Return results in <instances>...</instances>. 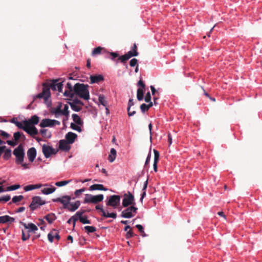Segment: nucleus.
<instances>
[{"mask_svg":"<svg viewBox=\"0 0 262 262\" xmlns=\"http://www.w3.org/2000/svg\"><path fill=\"white\" fill-rule=\"evenodd\" d=\"M99 103L103 105L104 106H107V102L106 100V98L103 95H100L99 96Z\"/></svg>","mask_w":262,"mask_h":262,"instance_id":"obj_34","label":"nucleus"},{"mask_svg":"<svg viewBox=\"0 0 262 262\" xmlns=\"http://www.w3.org/2000/svg\"><path fill=\"white\" fill-rule=\"evenodd\" d=\"M30 235L29 233L27 234H25L24 230H22V237L21 239L23 241H25L28 239L30 238Z\"/></svg>","mask_w":262,"mask_h":262,"instance_id":"obj_50","label":"nucleus"},{"mask_svg":"<svg viewBox=\"0 0 262 262\" xmlns=\"http://www.w3.org/2000/svg\"><path fill=\"white\" fill-rule=\"evenodd\" d=\"M134 236V234L132 229H130L129 231H128L126 232V238H129Z\"/></svg>","mask_w":262,"mask_h":262,"instance_id":"obj_56","label":"nucleus"},{"mask_svg":"<svg viewBox=\"0 0 262 262\" xmlns=\"http://www.w3.org/2000/svg\"><path fill=\"white\" fill-rule=\"evenodd\" d=\"M89 190L91 191L96 190L106 191L107 188H105L102 184H94L90 187Z\"/></svg>","mask_w":262,"mask_h":262,"instance_id":"obj_23","label":"nucleus"},{"mask_svg":"<svg viewBox=\"0 0 262 262\" xmlns=\"http://www.w3.org/2000/svg\"><path fill=\"white\" fill-rule=\"evenodd\" d=\"M61 105L59 104L56 107L53 108L52 113L55 114L56 117H58L61 115Z\"/></svg>","mask_w":262,"mask_h":262,"instance_id":"obj_31","label":"nucleus"},{"mask_svg":"<svg viewBox=\"0 0 262 262\" xmlns=\"http://www.w3.org/2000/svg\"><path fill=\"white\" fill-rule=\"evenodd\" d=\"M55 232V230L53 229L48 235V238L49 241L51 243H52L53 242V239L54 238V232Z\"/></svg>","mask_w":262,"mask_h":262,"instance_id":"obj_46","label":"nucleus"},{"mask_svg":"<svg viewBox=\"0 0 262 262\" xmlns=\"http://www.w3.org/2000/svg\"><path fill=\"white\" fill-rule=\"evenodd\" d=\"M144 89L139 88L137 90V97L139 101H141L143 99Z\"/></svg>","mask_w":262,"mask_h":262,"instance_id":"obj_33","label":"nucleus"},{"mask_svg":"<svg viewBox=\"0 0 262 262\" xmlns=\"http://www.w3.org/2000/svg\"><path fill=\"white\" fill-rule=\"evenodd\" d=\"M11 122L16 125V126H17L19 128L24 129V124L22 123L21 122H18L17 121H16L14 118L12 119L11 121Z\"/></svg>","mask_w":262,"mask_h":262,"instance_id":"obj_39","label":"nucleus"},{"mask_svg":"<svg viewBox=\"0 0 262 262\" xmlns=\"http://www.w3.org/2000/svg\"><path fill=\"white\" fill-rule=\"evenodd\" d=\"M136 227L139 230V231L142 234V235L144 236L145 234L144 231L143 230V228L142 225L138 224L136 226Z\"/></svg>","mask_w":262,"mask_h":262,"instance_id":"obj_59","label":"nucleus"},{"mask_svg":"<svg viewBox=\"0 0 262 262\" xmlns=\"http://www.w3.org/2000/svg\"><path fill=\"white\" fill-rule=\"evenodd\" d=\"M69 106L67 104H65L64 105L63 109L61 110V115H64L66 116L67 117H68L69 115Z\"/></svg>","mask_w":262,"mask_h":262,"instance_id":"obj_40","label":"nucleus"},{"mask_svg":"<svg viewBox=\"0 0 262 262\" xmlns=\"http://www.w3.org/2000/svg\"><path fill=\"white\" fill-rule=\"evenodd\" d=\"M85 212V210H80L76 213L75 214L79 218V220H80V217H83V214Z\"/></svg>","mask_w":262,"mask_h":262,"instance_id":"obj_57","label":"nucleus"},{"mask_svg":"<svg viewBox=\"0 0 262 262\" xmlns=\"http://www.w3.org/2000/svg\"><path fill=\"white\" fill-rule=\"evenodd\" d=\"M154 162L158 163L159 160V152L156 149H154Z\"/></svg>","mask_w":262,"mask_h":262,"instance_id":"obj_48","label":"nucleus"},{"mask_svg":"<svg viewBox=\"0 0 262 262\" xmlns=\"http://www.w3.org/2000/svg\"><path fill=\"white\" fill-rule=\"evenodd\" d=\"M71 181V180L57 182L55 183V185L58 187H61L69 184Z\"/></svg>","mask_w":262,"mask_h":262,"instance_id":"obj_42","label":"nucleus"},{"mask_svg":"<svg viewBox=\"0 0 262 262\" xmlns=\"http://www.w3.org/2000/svg\"><path fill=\"white\" fill-rule=\"evenodd\" d=\"M0 135L3 136L4 138H8L10 136L9 134L3 130H0Z\"/></svg>","mask_w":262,"mask_h":262,"instance_id":"obj_61","label":"nucleus"},{"mask_svg":"<svg viewBox=\"0 0 262 262\" xmlns=\"http://www.w3.org/2000/svg\"><path fill=\"white\" fill-rule=\"evenodd\" d=\"M137 210L138 208L135 207V206H128L125 209L122 211L121 216L126 219L132 218L135 215Z\"/></svg>","mask_w":262,"mask_h":262,"instance_id":"obj_6","label":"nucleus"},{"mask_svg":"<svg viewBox=\"0 0 262 262\" xmlns=\"http://www.w3.org/2000/svg\"><path fill=\"white\" fill-rule=\"evenodd\" d=\"M40 133L44 138H50L51 137V132H49L47 129H41L40 130Z\"/></svg>","mask_w":262,"mask_h":262,"instance_id":"obj_32","label":"nucleus"},{"mask_svg":"<svg viewBox=\"0 0 262 262\" xmlns=\"http://www.w3.org/2000/svg\"><path fill=\"white\" fill-rule=\"evenodd\" d=\"M10 199V196L9 195H7L0 198V202L2 201L8 202Z\"/></svg>","mask_w":262,"mask_h":262,"instance_id":"obj_54","label":"nucleus"},{"mask_svg":"<svg viewBox=\"0 0 262 262\" xmlns=\"http://www.w3.org/2000/svg\"><path fill=\"white\" fill-rule=\"evenodd\" d=\"M85 212V210H80L76 213L75 214L79 218V220H80V217H83V214Z\"/></svg>","mask_w":262,"mask_h":262,"instance_id":"obj_58","label":"nucleus"},{"mask_svg":"<svg viewBox=\"0 0 262 262\" xmlns=\"http://www.w3.org/2000/svg\"><path fill=\"white\" fill-rule=\"evenodd\" d=\"M121 197L118 195H113L110 196L108 201L106 202V205L111 206L113 208H117L120 205Z\"/></svg>","mask_w":262,"mask_h":262,"instance_id":"obj_8","label":"nucleus"},{"mask_svg":"<svg viewBox=\"0 0 262 262\" xmlns=\"http://www.w3.org/2000/svg\"><path fill=\"white\" fill-rule=\"evenodd\" d=\"M72 118H73L74 122L75 123H76L77 125H82L83 121L81 120V118L78 115H77L76 114H73Z\"/></svg>","mask_w":262,"mask_h":262,"instance_id":"obj_29","label":"nucleus"},{"mask_svg":"<svg viewBox=\"0 0 262 262\" xmlns=\"http://www.w3.org/2000/svg\"><path fill=\"white\" fill-rule=\"evenodd\" d=\"M84 229L88 234L94 232L96 231V228L93 226H86L84 227Z\"/></svg>","mask_w":262,"mask_h":262,"instance_id":"obj_35","label":"nucleus"},{"mask_svg":"<svg viewBox=\"0 0 262 262\" xmlns=\"http://www.w3.org/2000/svg\"><path fill=\"white\" fill-rule=\"evenodd\" d=\"M70 143L66 140H61L59 141V148L64 151H68L70 149Z\"/></svg>","mask_w":262,"mask_h":262,"instance_id":"obj_14","label":"nucleus"},{"mask_svg":"<svg viewBox=\"0 0 262 262\" xmlns=\"http://www.w3.org/2000/svg\"><path fill=\"white\" fill-rule=\"evenodd\" d=\"M126 56H127V58L129 59L131 57L133 56H137L138 55V52H133L132 51H128L127 53L125 54Z\"/></svg>","mask_w":262,"mask_h":262,"instance_id":"obj_41","label":"nucleus"},{"mask_svg":"<svg viewBox=\"0 0 262 262\" xmlns=\"http://www.w3.org/2000/svg\"><path fill=\"white\" fill-rule=\"evenodd\" d=\"M138 86H141V89H145V85L142 80H140L138 82Z\"/></svg>","mask_w":262,"mask_h":262,"instance_id":"obj_64","label":"nucleus"},{"mask_svg":"<svg viewBox=\"0 0 262 262\" xmlns=\"http://www.w3.org/2000/svg\"><path fill=\"white\" fill-rule=\"evenodd\" d=\"M70 103L74 104H77V105H83V103L80 100L78 99L77 98L74 99L72 102H70Z\"/></svg>","mask_w":262,"mask_h":262,"instance_id":"obj_51","label":"nucleus"},{"mask_svg":"<svg viewBox=\"0 0 262 262\" xmlns=\"http://www.w3.org/2000/svg\"><path fill=\"white\" fill-rule=\"evenodd\" d=\"M15 221L14 218L11 217L9 215H6L0 216V223L5 224L8 222L12 223Z\"/></svg>","mask_w":262,"mask_h":262,"instance_id":"obj_20","label":"nucleus"},{"mask_svg":"<svg viewBox=\"0 0 262 262\" xmlns=\"http://www.w3.org/2000/svg\"><path fill=\"white\" fill-rule=\"evenodd\" d=\"M79 221L82 224H91L90 220L88 219L87 216H83V217H80Z\"/></svg>","mask_w":262,"mask_h":262,"instance_id":"obj_43","label":"nucleus"},{"mask_svg":"<svg viewBox=\"0 0 262 262\" xmlns=\"http://www.w3.org/2000/svg\"><path fill=\"white\" fill-rule=\"evenodd\" d=\"M96 210H99L102 213V215L104 217H112L116 219L117 217V214L116 213H109L106 212L103 208L102 206L100 205H96L95 207Z\"/></svg>","mask_w":262,"mask_h":262,"instance_id":"obj_10","label":"nucleus"},{"mask_svg":"<svg viewBox=\"0 0 262 262\" xmlns=\"http://www.w3.org/2000/svg\"><path fill=\"white\" fill-rule=\"evenodd\" d=\"M45 203L46 202L42 200L41 197L38 196H34L32 198V201L29 205V207L31 210L33 211L40 206L44 205Z\"/></svg>","mask_w":262,"mask_h":262,"instance_id":"obj_7","label":"nucleus"},{"mask_svg":"<svg viewBox=\"0 0 262 262\" xmlns=\"http://www.w3.org/2000/svg\"><path fill=\"white\" fill-rule=\"evenodd\" d=\"M39 118L36 115L32 116L28 120H25L24 121V125H34L35 124H37L39 122Z\"/></svg>","mask_w":262,"mask_h":262,"instance_id":"obj_12","label":"nucleus"},{"mask_svg":"<svg viewBox=\"0 0 262 262\" xmlns=\"http://www.w3.org/2000/svg\"><path fill=\"white\" fill-rule=\"evenodd\" d=\"M4 152L3 158L5 160H7L11 157V150L10 149H7Z\"/></svg>","mask_w":262,"mask_h":262,"instance_id":"obj_36","label":"nucleus"},{"mask_svg":"<svg viewBox=\"0 0 262 262\" xmlns=\"http://www.w3.org/2000/svg\"><path fill=\"white\" fill-rule=\"evenodd\" d=\"M80 205V202L79 201H77L74 203H70L69 205V207L68 209L70 211H75L76 210H77L79 207Z\"/></svg>","mask_w":262,"mask_h":262,"instance_id":"obj_22","label":"nucleus"},{"mask_svg":"<svg viewBox=\"0 0 262 262\" xmlns=\"http://www.w3.org/2000/svg\"><path fill=\"white\" fill-rule=\"evenodd\" d=\"M86 189L85 188H82L80 189L76 190L74 192V194L76 196V197H78L80 194H82L83 192L85 191Z\"/></svg>","mask_w":262,"mask_h":262,"instance_id":"obj_45","label":"nucleus"},{"mask_svg":"<svg viewBox=\"0 0 262 262\" xmlns=\"http://www.w3.org/2000/svg\"><path fill=\"white\" fill-rule=\"evenodd\" d=\"M66 88V90L64 92V95L67 97H73L74 94L72 85L70 83L68 82Z\"/></svg>","mask_w":262,"mask_h":262,"instance_id":"obj_15","label":"nucleus"},{"mask_svg":"<svg viewBox=\"0 0 262 262\" xmlns=\"http://www.w3.org/2000/svg\"><path fill=\"white\" fill-rule=\"evenodd\" d=\"M13 137L15 141L17 142L20 139H23L25 140L26 139L25 136L19 132H16L13 135Z\"/></svg>","mask_w":262,"mask_h":262,"instance_id":"obj_28","label":"nucleus"},{"mask_svg":"<svg viewBox=\"0 0 262 262\" xmlns=\"http://www.w3.org/2000/svg\"><path fill=\"white\" fill-rule=\"evenodd\" d=\"M150 158H151V153L150 151L146 158V161L145 163V167L147 166V165L148 164V163H149V161L150 160Z\"/></svg>","mask_w":262,"mask_h":262,"instance_id":"obj_63","label":"nucleus"},{"mask_svg":"<svg viewBox=\"0 0 262 262\" xmlns=\"http://www.w3.org/2000/svg\"><path fill=\"white\" fill-rule=\"evenodd\" d=\"M77 135L74 133L69 132L66 135V140L70 144H73L75 139L77 138Z\"/></svg>","mask_w":262,"mask_h":262,"instance_id":"obj_16","label":"nucleus"},{"mask_svg":"<svg viewBox=\"0 0 262 262\" xmlns=\"http://www.w3.org/2000/svg\"><path fill=\"white\" fill-rule=\"evenodd\" d=\"M89 85L83 83H76L73 87L74 95L78 96L81 98L88 100L90 99Z\"/></svg>","mask_w":262,"mask_h":262,"instance_id":"obj_1","label":"nucleus"},{"mask_svg":"<svg viewBox=\"0 0 262 262\" xmlns=\"http://www.w3.org/2000/svg\"><path fill=\"white\" fill-rule=\"evenodd\" d=\"M56 190V188L54 186H51L50 188H45L41 190L42 193L45 194H49L54 192Z\"/></svg>","mask_w":262,"mask_h":262,"instance_id":"obj_30","label":"nucleus"},{"mask_svg":"<svg viewBox=\"0 0 262 262\" xmlns=\"http://www.w3.org/2000/svg\"><path fill=\"white\" fill-rule=\"evenodd\" d=\"M23 130L33 137L38 134L37 129L34 125H24V128Z\"/></svg>","mask_w":262,"mask_h":262,"instance_id":"obj_11","label":"nucleus"},{"mask_svg":"<svg viewBox=\"0 0 262 262\" xmlns=\"http://www.w3.org/2000/svg\"><path fill=\"white\" fill-rule=\"evenodd\" d=\"M24 198L23 195L14 196L12 200V201L14 203H16L18 202L21 201Z\"/></svg>","mask_w":262,"mask_h":262,"instance_id":"obj_44","label":"nucleus"},{"mask_svg":"<svg viewBox=\"0 0 262 262\" xmlns=\"http://www.w3.org/2000/svg\"><path fill=\"white\" fill-rule=\"evenodd\" d=\"M145 101L146 102H149L151 101V96L149 92H147L145 95Z\"/></svg>","mask_w":262,"mask_h":262,"instance_id":"obj_60","label":"nucleus"},{"mask_svg":"<svg viewBox=\"0 0 262 262\" xmlns=\"http://www.w3.org/2000/svg\"><path fill=\"white\" fill-rule=\"evenodd\" d=\"M69 104L72 109L75 112H79L82 109V105L74 104L70 103H69Z\"/></svg>","mask_w":262,"mask_h":262,"instance_id":"obj_38","label":"nucleus"},{"mask_svg":"<svg viewBox=\"0 0 262 262\" xmlns=\"http://www.w3.org/2000/svg\"><path fill=\"white\" fill-rule=\"evenodd\" d=\"M71 200V198L68 195H65L62 197L61 203L63 204L64 209L68 208Z\"/></svg>","mask_w":262,"mask_h":262,"instance_id":"obj_21","label":"nucleus"},{"mask_svg":"<svg viewBox=\"0 0 262 262\" xmlns=\"http://www.w3.org/2000/svg\"><path fill=\"white\" fill-rule=\"evenodd\" d=\"M133 99H130L128 102L127 113L129 116H132L136 114V111H131V107L134 105Z\"/></svg>","mask_w":262,"mask_h":262,"instance_id":"obj_25","label":"nucleus"},{"mask_svg":"<svg viewBox=\"0 0 262 262\" xmlns=\"http://www.w3.org/2000/svg\"><path fill=\"white\" fill-rule=\"evenodd\" d=\"M13 154L16 157L15 162L16 164H19L24 162L25 152L21 145H18V146L13 150Z\"/></svg>","mask_w":262,"mask_h":262,"instance_id":"obj_4","label":"nucleus"},{"mask_svg":"<svg viewBox=\"0 0 262 262\" xmlns=\"http://www.w3.org/2000/svg\"><path fill=\"white\" fill-rule=\"evenodd\" d=\"M71 127L75 130L78 131V132H81L82 131V129L80 126H78V125H76L74 123H71Z\"/></svg>","mask_w":262,"mask_h":262,"instance_id":"obj_47","label":"nucleus"},{"mask_svg":"<svg viewBox=\"0 0 262 262\" xmlns=\"http://www.w3.org/2000/svg\"><path fill=\"white\" fill-rule=\"evenodd\" d=\"M36 156V150L34 147H31L27 151V157L30 162L34 161Z\"/></svg>","mask_w":262,"mask_h":262,"instance_id":"obj_13","label":"nucleus"},{"mask_svg":"<svg viewBox=\"0 0 262 262\" xmlns=\"http://www.w3.org/2000/svg\"><path fill=\"white\" fill-rule=\"evenodd\" d=\"M103 48L101 47H98L95 48L92 51V55L93 56H95L101 54V51L103 50Z\"/></svg>","mask_w":262,"mask_h":262,"instance_id":"obj_37","label":"nucleus"},{"mask_svg":"<svg viewBox=\"0 0 262 262\" xmlns=\"http://www.w3.org/2000/svg\"><path fill=\"white\" fill-rule=\"evenodd\" d=\"M20 223L24 226L26 229H28V232H34L35 231L38 230L37 227L33 223H29L28 224L23 222H20Z\"/></svg>","mask_w":262,"mask_h":262,"instance_id":"obj_17","label":"nucleus"},{"mask_svg":"<svg viewBox=\"0 0 262 262\" xmlns=\"http://www.w3.org/2000/svg\"><path fill=\"white\" fill-rule=\"evenodd\" d=\"M42 186V185L40 184H36V185H29L24 187V190L26 191H30L35 189L39 188Z\"/></svg>","mask_w":262,"mask_h":262,"instance_id":"obj_26","label":"nucleus"},{"mask_svg":"<svg viewBox=\"0 0 262 262\" xmlns=\"http://www.w3.org/2000/svg\"><path fill=\"white\" fill-rule=\"evenodd\" d=\"M110 55L112 56L111 59L114 60L115 58L119 57V54L116 52H110Z\"/></svg>","mask_w":262,"mask_h":262,"instance_id":"obj_62","label":"nucleus"},{"mask_svg":"<svg viewBox=\"0 0 262 262\" xmlns=\"http://www.w3.org/2000/svg\"><path fill=\"white\" fill-rule=\"evenodd\" d=\"M135 198L134 195L129 191L125 193L122 200V206L127 207L129 206H135Z\"/></svg>","mask_w":262,"mask_h":262,"instance_id":"obj_5","label":"nucleus"},{"mask_svg":"<svg viewBox=\"0 0 262 262\" xmlns=\"http://www.w3.org/2000/svg\"><path fill=\"white\" fill-rule=\"evenodd\" d=\"M118 59L120 60L121 62L123 63L125 62L127 60H128V59L127 57V56H126L125 54L119 57Z\"/></svg>","mask_w":262,"mask_h":262,"instance_id":"obj_53","label":"nucleus"},{"mask_svg":"<svg viewBox=\"0 0 262 262\" xmlns=\"http://www.w3.org/2000/svg\"><path fill=\"white\" fill-rule=\"evenodd\" d=\"M138 63V60L136 58L132 59L129 62V65L130 67H134Z\"/></svg>","mask_w":262,"mask_h":262,"instance_id":"obj_55","label":"nucleus"},{"mask_svg":"<svg viewBox=\"0 0 262 262\" xmlns=\"http://www.w3.org/2000/svg\"><path fill=\"white\" fill-rule=\"evenodd\" d=\"M91 83H98L104 79L103 76L101 75H95L90 76Z\"/></svg>","mask_w":262,"mask_h":262,"instance_id":"obj_19","label":"nucleus"},{"mask_svg":"<svg viewBox=\"0 0 262 262\" xmlns=\"http://www.w3.org/2000/svg\"><path fill=\"white\" fill-rule=\"evenodd\" d=\"M45 219L49 224H52L56 219V216L54 213H49L45 216Z\"/></svg>","mask_w":262,"mask_h":262,"instance_id":"obj_27","label":"nucleus"},{"mask_svg":"<svg viewBox=\"0 0 262 262\" xmlns=\"http://www.w3.org/2000/svg\"><path fill=\"white\" fill-rule=\"evenodd\" d=\"M117 151L115 148H111L110 154L108 157V160L110 162L112 163L114 161L116 158Z\"/></svg>","mask_w":262,"mask_h":262,"instance_id":"obj_24","label":"nucleus"},{"mask_svg":"<svg viewBox=\"0 0 262 262\" xmlns=\"http://www.w3.org/2000/svg\"><path fill=\"white\" fill-rule=\"evenodd\" d=\"M41 127H51L53 126V121L50 119H43L41 120L40 124Z\"/></svg>","mask_w":262,"mask_h":262,"instance_id":"obj_18","label":"nucleus"},{"mask_svg":"<svg viewBox=\"0 0 262 262\" xmlns=\"http://www.w3.org/2000/svg\"><path fill=\"white\" fill-rule=\"evenodd\" d=\"M42 151L46 158H49L52 155H56L58 150H56L51 146L43 144L42 146Z\"/></svg>","mask_w":262,"mask_h":262,"instance_id":"obj_9","label":"nucleus"},{"mask_svg":"<svg viewBox=\"0 0 262 262\" xmlns=\"http://www.w3.org/2000/svg\"><path fill=\"white\" fill-rule=\"evenodd\" d=\"M19 188H20L19 185H12V186L8 187L7 188V191L14 190H16Z\"/></svg>","mask_w":262,"mask_h":262,"instance_id":"obj_49","label":"nucleus"},{"mask_svg":"<svg viewBox=\"0 0 262 262\" xmlns=\"http://www.w3.org/2000/svg\"><path fill=\"white\" fill-rule=\"evenodd\" d=\"M140 109L143 113H144L149 110L147 106V104L145 103H143L140 105Z\"/></svg>","mask_w":262,"mask_h":262,"instance_id":"obj_52","label":"nucleus"},{"mask_svg":"<svg viewBox=\"0 0 262 262\" xmlns=\"http://www.w3.org/2000/svg\"><path fill=\"white\" fill-rule=\"evenodd\" d=\"M58 80H53L50 84L48 87L47 88H43L42 90V92L36 96H35L34 97V100L30 104H31L33 101H34V99L36 98H43L46 101L48 99V98L50 97V89H51L53 91H56L57 89V84L58 83Z\"/></svg>","mask_w":262,"mask_h":262,"instance_id":"obj_2","label":"nucleus"},{"mask_svg":"<svg viewBox=\"0 0 262 262\" xmlns=\"http://www.w3.org/2000/svg\"><path fill=\"white\" fill-rule=\"evenodd\" d=\"M104 196L100 194L97 195H93L90 194H86L84 199V203L97 204L103 201Z\"/></svg>","mask_w":262,"mask_h":262,"instance_id":"obj_3","label":"nucleus"}]
</instances>
